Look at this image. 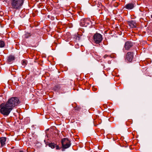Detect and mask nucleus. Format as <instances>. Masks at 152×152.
<instances>
[{
    "mask_svg": "<svg viewBox=\"0 0 152 152\" xmlns=\"http://www.w3.org/2000/svg\"><path fill=\"white\" fill-rule=\"evenodd\" d=\"M20 103L18 97H11L5 103H2L0 105V112L4 116L7 117L14 108L18 106Z\"/></svg>",
    "mask_w": 152,
    "mask_h": 152,
    "instance_id": "nucleus-1",
    "label": "nucleus"
},
{
    "mask_svg": "<svg viewBox=\"0 0 152 152\" xmlns=\"http://www.w3.org/2000/svg\"><path fill=\"white\" fill-rule=\"evenodd\" d=\"M24 2V0H11V8L14 10H19L22 7Z\"/></svg>",
    "mask_w": 152,
    "mask_h": 152,
    "instance_id": "nucleus-2",
    "label": "nucleus"
},
{
    "mask_svg": "<svg viewBox=\"0 0 152 152\" xmlns=\"http://www.w3.org/2000/svg\"><path fill=\"white\" fill-rule=\"evenodd\" d=\"M62 149V151L64 150V149H66L70 147L71 145V142L67 138H64L61 140Z\"/></svg>",
    "mask_w": 152,
    "mask_h": 152,
    "instance_id": "nucleus-3",
    "label": "nucleus"
},
{
    "mask_svg": "<svg viewBox=\"0 0 152 152\" xmlns=\"http://www.w3.org/2000/svg\"><path fill=\"white\" fill-rule=\"evenodd\" d=\"M93 39L94 42L97 44L100 43L102 39V35L99 33H96L93 36Z\"/></svg>",
    "mask_w": 152,
    "mask_h": 152,
    "instance_id": "nucleus-4",
    "label": "nucleus"
},
{
    "mask_svg": "<svg viewBox=\"0 0 152 152\" xmlns=\"http://www.w3.org/2000/svg\"><path fill=\"white\" fill-rule=\"evenodd\" d=\"M91 21L88 18H83L82 19L80 22V26L86 27L90 23Z\"/></svg>",
    "mask_w": 152,
    "mask_h": 152,
    "instance_id": "nucleus-5",
    "label": "nucleus"
},
{
    "mask_svg": "<svg viewBox=\"0 0 152 152\" xmlns=\"http://www.w3.org/2000/svg\"><path fill=\"white\" fill-rule=\"evenodd\" d=\"M133 56V53L128 52L127 53L125 56V59L127 60L129 62L132 61Z\"/></svg>",
    "mask_w": 152,
    "mask_h": 152,
    "instance_id": "nucleus-6",
    "label": "nucleus"
},
{
    "mask_svg": "<svg viewBox=\"0 0 152 152\" xmlns=\"http://www.w3.org/2000/svg\"><path fill=\"white\" fill-rule=\"evenodd\" d=\"M6 140L7 138L5 137H0V148L5 146Z\"/></svg>",
    "mask_w": 152,
    "mask_h": 152,
    "instance_id": "nucleus-7",
    "label": "nucleus"
},
{
    "mask_svg": "<svg viewBox=\"0 0 152 152\" xmlns=\"http://www.w3.org/2000/svg\"><path fill=\"white\" fill-rule=\"evenodd\" d=\"M74 108L72 110V113L74 115H76L81 109L80 107L76 106L75 107H74Z\"/></svg>",
    "mask_w": 152,
    "mask_h": 152,
    "instance_id": "nucleus-8",
    "label": "nucleus"
},
{
    "mask_svg": "<svg viewBox=\"0 0 152 152\" xmlns=\"http://www.w3.org/2000/svg\"><path fill=\"white\" fill-rule=\"evenodd\" d=\"M133 46L132 42L131 41H128L125 42L124 47L126 50H129Z\"/></svg>",
    "mask_w": 152,
    "mask_h": 152,
    "instance_id": "nucleus-9",
    "label": "nucleus"
},
{
    "mask_svg": "<svg viewBox=\"0 0 152 152\" xmlns=\"http://www.w3.org/2000/svg\"><path fill=\"white\" fill-rule=\"evenodd\" d=\"M15 58L14 56L10 55L7 58V62L8 64H12L15 60Z\"/></svg>",
    "mask_w": 152,
    "mask_h": 152,
    "instance_id": "nucleus-10",
    "label": "nucleus"
},
{
    "mask_svg": "<svg viewBox=\"0 0 152 152\" xmlns=\"http://www.w3.org/2000/svg\"><path fill=\"white\" fill-rule=\"evenodd\" d=\"M48 145L52 148H54L56 147V149L57 150L60 149H61V148H59L58 145L55 144L54 143H50Z\"/></svg>",
    "mask_w": 152,
    "mask_h": 152,
    "instance_id": "nucleus-11",
    "label": "nucleus"
},
{
    "mask_svg": "<svg viewBox=\"0 0 152 152\" xmlns=\"http://www.w3.org/2000/svg\"><path fill=\"white\" fill-rule=\"evenodd\" d=\"M134 7V4L132 3H128L125 6V8L128 10L132 9Z\"/></svg>",
    "mask_w": 152,
    "mask_h": 152,
    "instance_id": "nucleus-12",
    "label": "nucleus"
},
{
    "mask_svg": "<svg viewBox=\"0 0 152 152\" xmlns=\"http://www.w3.org/2000/svg\"><path fill=\"white\" fill-rule=\"evenodd\" d=\"M128 23L130 27L132 28L136 27V23L134 21L132 20L131 21H129Z\"/></svg>",
    "mask_w": 152,
    "mask_h": 152,
    "instance_id": "nucleus-13",
    "label": "nucleus"
},
{
    "mask_svg": "<svg viewBox=\"0 0 152 152\" xmlns=\"http://www.w3.org/2000/svg\"><path fill=\"white\" fill-rule=\"evenodd\" d=\"M31 34L30 33L26 32L25 34H24V37L25 38H28L29 37H31Z\"/></svg>",
    "mask_w": 152,
    "mask_h": 152,
    "instance_id": "nucleus-14",
    "label": "nucleus"
},
{
    "mask_svg": "<svg viewBox=\"0 0 152 152\" xmlns=\"http://www.w3.org/2000/svg\"><path fill=\"white\" fill-rule=\"evenodd\" d=\"M93 4L94 5H97V4H98H98H99V6H100L101 3L100 2H99V1L98 0H96V1H94Z\"/></svg>",
    "mask_w": 152,
    "mask_h": 152,
    "instance_id": "nucleus-15",
    "label": "nucleus"
},
{
    "mask_svg": "<svg viewBox=\"0 0 152 152\" xmlns=\"http://www.w3.org/2000/svg\"><path fill=\"white\" fill-rule=\"evenodd\" d=\"M5 44L4 42L3 41L0 40V47L3 48Z\"/></svg>",
    "mask_w": 152,
    "mask_h": 152,
    "instance_id": "nucleus-16",
    "label": "nucleus"
},
{
    "mask_svg": "<svg viewBox=\"0 0 152 152\" xmlns=\"http://www.w3.org/2000/svg\"><path fill=\"white\" fill-rule=\"evenodd\" d=\"M27 61L26 60H23L22 61V64L24 66H25L27 65Z\"/></svg>",
    "mask_w": 152,
    "mask_h": 152,
    "instance_id": "nucleus-17",
    "label": "nucleus"
},
{
    "mask_svg": "<svg viewBox=\"0 0 152 152\" xmlns=\"http://www.w3.org/2000/svg\"><path fill=\"white\" fill-rule=\"evenodd\" d=\"M93 90L94 91H96L97 90V88L96 86H93L92 87Z\"/></svg>",
    "mask_w": 152,
    "mask_h": 152,
    "instance_id": "nucleus-18",
    "label": "nucleus"
},
{
    "mask_svg": "<svg viewBox=\"0 0 152 152\" xmlns=\"http://www.w3.org/2000/svg\"><path fill=\"white\" fill-rule=\"evenodd\" d=\"M110 55H105L104 56V58H107V57H110Z\"/></svg>",
    "mask_w": 152,
    "mask_h": 152,
    "instance_id": "nucleus-19",
    "label": "nucleus"
},
{
    "mask_svg": "<svg viewBox=\"0 0 152 152\" xmlns=\"http://www.w3.org/2000/svg\"><path fill=\"white\" fill-rule=\"evenodd\" d=\"M15 152H24L22 150H16Z\"/></svg>",
    "mask_w": 152,
    "mask_h": 152,
    "instance_id": "nucleus-20",
    "label": "nucleus"
},
{
    "mask_svg": "<svg viewBox=\"0 0 152 152\" xmlns=\"http://www.w3.org/2000/svg\"><path fill=\"white\" fill-rule=\"evenodd\" d=\"M151 18L152 19V15H151Z\"/></svg>",
    "mask_w": 152,
    "mask_h": 152,
    "instance_id": "nucleus-21",
    "label": "nucleus"
},
{
    "mask_svg": "<svg viewBox=\"0 0 152 152\" xmlns=\"http://www.w3.org/2000/svg\"><path fill=\"white\" fill-rule=\"evenodd\" d=\"M100 124V122H99V124Z\"/></svg>",
    "mask_w": 152,
    "mask_h": 152,
    "instance_id": "nucleus-22",
    "label": "nucleus"
}]
</instances>
